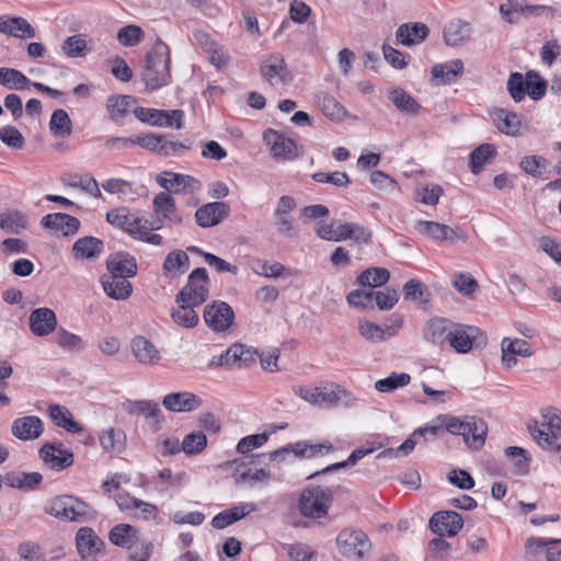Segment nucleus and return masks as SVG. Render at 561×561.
Instances as JSON below:
<instances>
[{"label": "nucleus", "mask_w": 561, "mask_h": 561, "mask_svg": "<svg viewBox=\"0 0 561 561\" xmlns=\"http://www.w3.org/2000/svg\"><path fill=\"white\" fill-rule=\"evenodd\" d=\"M170 61L169 46L158 39L145 59L142 77L149 90H158L170 83Z\"/></svg>", "instance_id": "f257e3e1"}, {"label": "nucleus", "mask_w": 561, "mask_h": 561, "mask_svg": "<svg viewBox=\"0 0 561 561\" xmlns=\"http://www.w3.org/2000/svg\"><path fill=\"white\" fill-rule=\"evenodd\" d=\"M527 430L534 440L543 449L559 451L561 445V412L554 408L541 410V420H531L527 423Z\"/></svg>", "instance_id": "f03ea898"}, {"label": "nucleus", "mask_w": 561, "mask_h": 561, "mask_svg": "<svg viewBox=\"0 0 561 561\" xmlns=\"http://www.w3.org/2000/svg\"><path fill=\"white\" fill-rule=\"evenodd\" d=\"M333 502V492L328 486H309L301 491L299 513L308 519H320L328 515Z\"/></svg>", "instance_id": "7ed1b4c3"}, {"label": "nucleus", "mask_w": 561, "mask_h": 561, "mask_svg": "<svg viewBox=\"0 0 561 561\" xmlns=\"http://www.w3.org/2000/svg\"><path fill=\"white\" fill-rule=\"evenodd\" d=\"M316 234L320 239L332 242L351 239L357 244H367L371 241V232L366 228L340 220H334L329 224L319 222L316 228Z\"/></svg>", "instance_id": "20e7f679"}, {"label": "nucleus", "mask_w": 561, "mask_h": 561, "mask_svg": "<svg viewBox=\"0 0 561 561\" xmlns=\"http://www.w3.org/2000/svg\"><path fill=\"white\" fill-rule=\"evenodd\" d=\"M209 295V277L206 268L197 267L188 275L187 283L176 295L175 301L203 305Z\"/></svg>", "instance_id": "39448f33"}, {"label": "nucleus", "mask_w": 561, "mask_h": 561, "mask_svg": "<svg viewBox=\"0 0 561 561\" xmlns=\"http://www.w3.org/2000/svg\"><path fill=\"white\" fill-rule=\"evenodd\" d=\"M339 552L348 559H362L371 549L368 536L360 529L344 528L336 537Z\"/></svg>", "instance_id": "423d86ee"}, {"label": "nucleus", "mask_w": 561, "mask_h": 561, "mask_svg": "<svg viewBox=\"0 0 561 561\" xmlns=\"http://www.w3.org/2000/svg\"><path fill=\"white\" fill-rule=\"evenodd\" d=\"M296 201L288 195L282 196L273 211V225L278 236L285 239H294L299 233L291 213L296 209Z\"/></svg>", "instance_id": "0eeeda50"}, {"label": "nucleus", "mask_w": 561, "mask_h": 561, "mask_svg": "<svg viewBox=\"0 0 561 561\" xmlns=\"http://www.w3.org/2000/svg\"><path fill=\"white\" fill-rule=\"evenodd\" d=\"M156 182L169 194H194L202 190V183L196 178L172 171L160 172L156 175Z\"/></svg>", "instance_id": "6e6552de"}, {"label": "nucleus", "mask_w": 561, "mask_h": 561, "mask_svg": "<svg viewBox=\"0 0 561 561\" xmlns=\"http://www.w3.org/2000/svg\"><path fill=\"white\" fill-rule=\"evenodd\" d=\"M135 116L142 123L156 127H168L181 129L183 127L184 113L181 110H157L147 107H136Z\"/></svg>", "instance_id": "1a4fd4ad"}, {"label": "nucleus", "mask_w": 561, "mask_h": 561, "mask_svg": "<svg viewBox=\"0 0 561 561\" xmlns=\"http://www.w3.org/2000/svg\"><path fill=\"white\" fill-rule=\"evenodd\" d=\"M116 505L122 512L142 520L154 519L158 515V507L149 502H145L127 492H117L114 495Z\"/></svg>", "instance_id": "9d476101"}, {"label": "nucleus", "mask_w": 561, "mask_h": 561, "mask_svg": "<svg viewBox=\"0 0 561 561\" xmlns=\"http://www.w3.org/2000/svg\"><path fill=\"white\" fill-rule=\"evenodd\" d=\"M204 320L214 332H226L233 323L234 312L227 302L213 301L205 306Z\"/></svg>", "instance_id": "9b49d317"}, {"label": "nucleus", "mask_w": 561, "mask_h": 561, "mask_svg": "<svg viewBox=\"0 0 561 561\" xmlns=\"http://www.w3.org/2000/svg\"><path fill=\"white\" fill-rule=\"evenodd\" d=\"M462 527V517L454 511L437 512L430 519L431 530L440 537L444 535L456 536Z\"/></svg>", "instance_id": "f8f14e48"}, {"label": "nucleus", "mask_w": 561, "mask_h": 561, "mask_svg": "<svg viewBox=\"0 0 561 561\" xmlns=\"http://www.w3.org/2000/svg\"><path fill=\"white\" fill-rule=\"evenodd\" d=\"M314 405L319 408H335L342 402L351 405L355 399L341 386L330 385L325 387H317Z\"/></svg>", "instance_id": "ddd939ff"}, {"label": "nucleus", "mask_w": 561, "mask_h": 561, "mask_svg": "<svg viewBox=\"0 0 561 561\" xmlns=\"http://www.w3.org/2000/svg\"><path fill=\"white\" fill-rule=\"evenodd\" d=\"M261 73L273 85L285 83L291 78L284 57L279 54L271 55L262 60Z\"/></svg>", "instance_id": "4468645a"}, {"label": "nucleus", "mask_w": 561, "mask_h": 561, "mask_svg": "<svg viewBox=\"0 0 561 561\" xmlns=\"http://www.w3.org/2000/svg\"><path fill=\"white\" fill-rule=\"evenodd\" d=\"M229 206L222 202L207 203L195 211V220L202 228H210L217 226L222 219L228 217Z\"/></svg>", "instance_id": "2eb2a0df"}, {"label": "nucleus", "mask_w": 561, "mask_h": 561, "mask_svg": "<svg viewBox=\"0 0 561 561\" xmlns=\"http://www.w3.org/2000/svg\"><path fill=\"white\" fill-rule=\"evenodd\" d=\"M106 221L115 228L130 234L136 239L142 227V218L136 214L128 213L125 208L112 209L106 213Z\"/></svg>", "instance_id": "dca6fc26"}, {"label": "nucleus", "mask_w": 561, "mask_h": 561, "mask_svg": "<svg viewBox=\"0 0 561 561\" xmlns=\"http://www.w3.org/2000/svg\"><path fill=\"white\" fill-rule=\"evenodd\" d=\"M43 432V421L38 416L34 415L18 417L11 425L12 435L20 440L37 439Z\"/></svg>", "instance_id": "f3484780"}, {"label": "nucleus", "mask_w": 561, "mask_h": 561, "mask_svg": "<svg viewBox=\"0 0 561 561\" xmlns=\"http://www.w3.org/2000/svg\"><path fill=\"white\" fill-rule=\"evenodd\" d=\"M39 456L45 465L56 471H61L73 463L72 453L55 444H45L39 449Z\"/></svg>", "instance_id": "a211bd4d"}, {"label": "nucleus", "mask_w": 561, "mask_h": 561, "mask_svg": "<svg viewBox=\"0 0 561 561\" xmlns=\"http://www.w3.org/2000/svg\"><path fill=\"white\" fill-rule=\"evenodd\" d=\"M0 33L20 39L34 38L35 28L22 16L0 15Z\"/></svg>", "instance_id": "6ab92c4d"}, {"label": "nucleus", "mask_w": 561, "mask_h": 561, "mask_svg": "<svg viewBox=\"0 0 561 561\" xmlns=\"http://www.w3.org/2000/svg\"><path fill=\"white\" fill-rule=\"evenodd\" d=\"M162 404L171 412H192L202 405V399L188 391L172 392L163 398Z\"/></svg>", "instance_id": "aec40b11"}, {"label": "nucleus", "mask_w": 561, "mask_h": 561, "mask_svg": "<svg viewBox=\"0 0 561 561\" xmlns=\"http://www.w3.org/2000/svg\"><path fill=\"white\" fill-rule=\"evenodd\" d=\"M30 329L36 336H46L55 331L57 318L49 308H37L33 310L28 318Z\"/></svg>", "instance_id": "412c9836"}, {"label": "nucleus", "mask_w": 561, "mask_h": 561, "mask_svg": "<svg viewBox=\"0 0 561 561\" xmlns=\"http://www.w3.org/2000/svg\"><path fill=\"white\" fill-rule=\"evenodd\" d=\"M256 510L257 507L255 503H242L218 513L213 517L210 524L215 529H224Z\"/></svg>", "instance_id": "4be33fe9"}, {"label": "nucleus", "mask_w": 561, "mask_h": 561, "mask_svg": "<svg viewBox=\"0 0 561 561\" xmlns=\"http://www.w3.org/2000/svg\"><path fill=\"white\" fill-rule=\"evenodd\" d=\"M101 285L106 296L114 300H127L133 294V285L125 277L103 274Z\"/></svg>", "instance_id": "5701e85b"}, {"label": "nucleus", "mask_w": 561, "mask_h": 561, "mask_svg": "<svg viewBox=\"0 0 561 561\" xmlns=\"http://www.w3.org/2000/svg\"><path fill=\"white\" fill-rule=\"evenodd\" d=\"M77 550L82 559L95 557L104 546L103 540L89 527H82L76 535Z\"/></svg>", "instance_id": "b1692460"}, {"label": "nucleus", "mask_w": 561, "mask_h": 561, "mask_svg": "<svg viewBox=\"0 0 561 561\" xmlns=\"http://www.w3.org/2000/svg\"><path fill=\"white\" fill-rule=\"evenodd\" d=\"M502 363L506 368L516 365V356L530 357L533 352L529 344L522 339L504 337L502 343Z\"/></svg>", "instance_id": "393cba45"}, {"label": "nucleus", "mask_w": 561, "mask_h": 561, "mask_svg": "<svg viewBox=\"0 0 561 561\" xmlns=\"http://www.w3.org/2000/svg\"><path fill=\"white\" fill-rule=\"evenodd\" d=\"M42 225L50 230L60 231L64 236H73L80 228L78 218L64 214H48L42 218Z\"/></svg>", "instance_id": "a878e982"}, {"label": "nucleus", "mask_w": 561, "mask_h": 561, "mask_svg": "<svg viewBox=\"0 0 561 561\" xmlns=\"http://www.w3.org/2000/svg\"><path fill=\"white\" fill-rule=\"evenodd\" d=\"M125 410L130 414L144 415L150 421L156 431L160 430L163 416L157 402L149 400L128 401L125 403Z\"/></svg>", "instance_id": "bb28decb"}, {"label": "nucleus", "mask_w": 561, "mask_h": 561, "mask_svg": "<svg viewBox=\"0 0 561 561\" xmlns=\"http://www.w3.org/2000/svg\"><path fill=\"white\" fill-rule=\"evenodd\" d=\"M107 274L126 279L137 274V263L133 255L127 253H116L108 257L106 262Z\"/></svg>", "instance_id": "cd10ccee"}, {"label": "nucleus", "mask_w": 561, "mask_h": 561, "mask_svg": "<svg viewBox=\"0 0 561 561\" xmlns=\"http://www.w3.org/2000/svg\"><path fill=\"white\" fill-rule=\"evenodd\" d=\"M479 330L476 327L456 323L448 344L457 353L466 354L472 350L473 341Z\"/></svg>", "instance_id": "c85d7f7f"}, {"label": "nucleus", "mask_w": 561, "mask_h": 561, "mask_svg": "<svg viewBox=\"0 0 561 561\" xmlns=\"http://www.w3.org/2000/svg\"><path fill=\"white\" fill-rule=\"evenodd\" d=\"M415 229L421 234L435 241H455L458 237L457 231L451 227L430 220H419L415 222Z\"/></svg>", "instance_id": "c756f323"}, {"label": "nucleus", "mask_w": 561, "mask_h": 561, "mask_svg": "<svg viewBox=\"0 0 561 561\" xmlns=\"http://www.w3.org/2000/svg\"><path fill=\"white\" fill-rule=\"evenodd\" d=\"M263 138L271 146L272 156L276 159H291L294 157L295 144L273 129L264 131Z\"/></svg>", "instance_id": "7c9ffc66"}, {"label": "nucleus", "mask_w": 561, "mask_h": 561, "mask_svg": "<svg viewBox=\"0 0 561 561\" xmlns=\"http://www.w3.org/2000/svg\"><path fill=\"white\" fill-rule=\"evenodd\" d=\"M108 539L114 546L129 550L137 545L139 530L130 524L121 523L110 530Z\"/></svg>", "instance_id": "2f4dec72"}, {"label": "nucleus", "mask_w": 561, "mask_h": 561, "mask_svg": "<svg viewBox=\"0 0 561 561\" xmlns=\"http://www.w3.org/2000/svg\"><path fill=\"white\" fill-rule=\"evenodd\" d=\"M154 214L162 219L179 225L182 222V216L176 211L175 201L171 194L167 192L158 193L152 201Z\"/></svg>", "instance_id": "473e14b6"}, {"label": "nucleus", "mask_w": 561, "mask_h": 561, "mask_svg": "<svg viewBox=\"0 0 561 561\" xmlns=\"http://www.w3.org/2000/svg\"><path fill=\"white\" fill-rule=\"evenodd\" d=\"M428 35V27L423 23H405L398 27L396 39L403 46H413L422 43Z\"/></svg>", "instance_id": "72a5a7b5"}, {"label": "nucleus", "mask_w": 561, "mask_h": 561, "mask_svg": "<svg viewBox=\"0 0 561 561\" xmlns=\"http://www.w3.org/2000/svg\"><path fill=\"white\" fill-rule=\"evenodd\" d=\"M455 325L456 322H453L448 319H432L427 324L425 337L436 345L448 343Z\"/></svg>", "instance_id": "f704fd0d"}, {"label": "nucleus", "mask_w": 561, "mask_h": 561, "mask_svg": "<svg viewBox=\"0 0 561 561\" xmlns=\"http://www.w3.org/2000/svg\"><path fill=\"white\" fill-rule=\"evenodd\" d=\"M358 331L362 337L370 343L383 342L397 333L392 325L381 327L366 319L359 320Z\"/></svg>", "instance_id": "c9c22d12"}, {"label": "nucleus", "mask_w": 561, "mask_h": 561, "mask_svg": "<svg viewBox=\"0 0 561 561\" xmlns=\"http://www.w3.org/2000/svg\"><path fill=\"white\" fill-rule=\"evenodd\" d=\"M468 425L463 433L465 444L471 449H479L484 445L488 425L483 420L474 416H468Z\"/></svg>", "instance_id": "e433bc0d"}, {"label": "nucleus", "mask_w": 561, "mask_h": 561, "mask_svg": "<svg viewBox=\"0 0 561 561\" xmlns=\"http://www.w3.org/2000/svg\"><path fill=\"white\" fill-rule=\"evenodd\" d=\"M470 34V24L459 19L449 21L444 27V41L448 46H460L469 39Z\"/></svg>", "instance_id": "4c0bfd02"}, {"label": "nucleus", "mask_w": 561, "mask_h": 561, "mask_svg": "<svg viewBox=\"0 0 561 561\" xmlns=\"http://www.w3.org/2000/svg\"><path fill=\"white\" fill-rule=\"evenodd\" d=\"M561 540L530 537L526 541V552L535 556L541 549H546L547 561H561V549L558 545Z\"/></svg>", "instance_id": "58836bf2"}, {"label": "nucleus", "mask_w": 561, "mask_h": 561, "mask_svg": "<svg viewBox=\"0 0 561 561\" xmlns=\"http://www.w3.org/2000/svg\"><path fill=\"white\" fill-rule=\"evenodd\" d=\"M491 117L501 133L516 136L520 128V118L516 113H512L505 108H495L491 113Z\"/></svg>", "instance_id": "ea45409f"}, {"label": "nucleus", "mask_w": 561, "mask_h": 561, "mask_svg": "<svg viewBox=\"0 0 561 561\" xmlns=\"http://www.w3.org/2000/svg\"><path fill=\"white\" fill-rule=\"evenodd\" d=\"M42 480L39 472H8L2 478L7 486L27 491L36 489Z\"/></svg>", "instance_id": "a19ab883"}, {"label": "nucleus", "mask_w": 561, "mask_h": 561, "mask_svg": "<svg viewBox=\"0 0 561 561\" xmlns=\"http://www.w3.org/2000/svg\"><path fill=\"white\" fill-rule=\"evenodd\" d=\"M382 445L380 443L370 442L367 443L365 446H360L356 449H354L348 458L344 461H340L333 465H330L322 469L321 471L314 472L313 474L309 476L308 479H311L320 473H327L331 472L336 469L346 468L348 466H354L358 460L363 459L365 456L373 454L375 450L379 449Z\"/></svg>", "instance_id": "79ce46f5"}, {"label": "nucleus", "mask_w": 561, "mask_h": 561, "mask_svg": "<svg viewBox=\"0 0 561 561\" xmlns=\"http://www.w3.org/2000/svg\"><path fill=\"white\" fill-rule=\"evenodd\" d=\"M103 251L102 240L95 237L79 238L72 245L73 256L78 260H91Z\"/></svg>", "instance_id": "37998d69"}, {"label": "nucleus", "mask_w": 561, "mask_h": 561, "mask_svg": "<svg viewBox=\"0 0 561 561\" xmlns=\"http://www.w3.org/2000/svg\"><path fill=\"white\" fill-rule=\"evenodd\" d=\"M61 51L69 58H82L92 51V42L84 34H76L64 41Z\"/></svg>", "instance_id": "c03bdc74"}, {"label": "nucleus", "mask_w": 561, "mask_h": 561, "mask_svg": "<svg viewBox=\"0 0 561 561\" xmlns=\"http://www.w3.org/2000/svg\"><path fill=\"white\" fill-rule=\"evenodd\" d=\"M463 72V64L460 59H453L443 64L435 65L432 68L434 79L439 80L442 84L455 82Z\"/></svg>", "instance_id": "a18cd8bd"}, {"label": "nucleus", "mask_w": 561, "mask_h": 561, "mask_svg": "<svg viewBox=\"0 0 561 561\" xmlns=\"http://www.w3.org/2000/svg\"><path fill=\"white\" fill-rule=\"evenodd\" d=\"M291 449L295 457L305 459L327 455L333 451L334 447L328 440L318 444L310 443L309 440H299L294 444Z\"/></svg>", "instance_id": "49530a36"}, {"label": "nucleus", "mask_w": 561, "mask_h": 561, "mask_svg": "<svg viewBox=\"0 0 561 561\" xmlns=\"http://www.w3.org/2000/svg\"><path fill=\"white\" fill-rule=\"evenodd\" d=\"M131 350L141 364L152 365L160 359L158 350L144 336H137L133 340Z\"/></svg>", "instance_id": "de8ad7c7"}, {"label": "nucleus", "mask_w": 561, "mask_h": 561, "mask_svg": "<svg viewBox=\"0 0 561 561\" xmlns=\"http://www.w3.org/2000/svg\"><path fill=\"white\" fill-rule=\"evenodd\" d=\"M176 304L178 308L174 309L171 313L174 323L186 329L195 328L199 322V318L195 311V308L199 306L184 304L182 301H176Z\"/></svg>", "instance_id": "09e8293b"}, {"label": "nucleus", "mask_w": 561, "mask_h": 561, "mask_svg": "<svg viewBox=\"0 0 561 561\" xmlns=\"http://www.w3.org/2000/svg\"><path fill=\"white\" fill-rule=\"evenodd\" d=\"M390 102L402 113L415 115L419 113L421 105L407 91L397 88L388 93Z\"/></svg>", "instance_id": "8fccbe9b"}, {"label": "nucleus", "mask_w": 561, "mask_h": 561, "mask_svg": "<svg viewBox=\"0 0 561 561\" xmlns=\"http://www.w3.org/2000/svg\"><path fill=\"white\" fill-rule=\"evenodd\" d=\"M317 103L327 117L332 121H342L347 116L346 108L333 96L327 93H319L317 95Z\"/></svg>", "instance_id": "3c124183"}, {"label": "nucleus", "mask_w": 561, "mask_h": 561, "mask_svg": "<svg viewBox=\"0 0 561 561\" xmlns=\"http://www.w3.org/2000/svg\"><path fill=\"white\" fill-rule=\"evenodd\" d=\"M48 413L55 425L64 427L69 433H77L81 431V426L77 423L70 411L59 404H49Z\"/></svg>", "instance_id": "603ef678"}, {"label": "nucleus", "mask_w": 561, "mask_h": 561, "mask_svg": "<svg viewBox=\"0 0 561 561\" xmlns=\"http://www.w3.org/2000/svg\"><path fill=\"white\" fill-rule=\"evenodd\" d=\"M102 448L107 453H122L125 448L126 436L124 431L108 427L99 436Z\"/></svg>", "instance_id": "864d4df0"}, {"label": "nucleus", "mask_w": 561, "mask_h": 561, "mask_svg": "<svg viewBox=\"0 0 561 561\" xmlns=\"http://www.w3.org/2000/svg\"><path fill=\"white\" fill-rule=\"evenodd\" d=\"M190 259L182 250L171 251L163 262V273L165 276L175 277L184 273L188 266Z\"/></svg>", "instance_id": "5fc2aeb1"}, {"label": "nucleus", "mask_w": 561, "mask_h": 561, "mask_svg": "<svg viewBox=\"0 0 561 561\" xmlns=\"http://www.w3.org/2000/svg\"><path fill=\"white\" fill-rule=\"evenodd\" d=\"M390 278V273L385 267H369L357 276V284L362 287H380Z\"/></svg>", "instance_id": "6e6d98bb"}, {"label": "nucleus", "mask_w": 561, "mask_h": 561, "mask_svg": "<svg viewBox=\"0 0 561 561\" xmlns=\"http://www.w3.org/2000/svg\"><path fill=\"white\" fill-rule=\"evenodd\" d=\"M403 295L407 300L424 306L431 300L427 286L419 279H410L403 286Z\"/></svg>", "instance_id": "4d7b16f0"}, {"label": "nucleus", "mask_w": 561, "mask_h": 561, "mask_svg": "<svg viewBox=\"0 0 561 561\" xmlns=\"http://www.w3.org/2000/svg\"><path fill=\"white\" fill-rule=\"evenodd\" d=\"M30 80L20 70L13 68H0V84L10 90H24L30 85Z\"/></svg>", "instance_id": "13d9d810"}, {"label": "nucleus", "mask_w": 561, "mask_h": 561, "mask_svg": "<svg viewBox=\"0 0 561 561\" xmlns=\"http://www.w3.org/2000/svg\"><path fill=\"white\" fill-rule=\"evenodd\" d=\"M49 129L56 137L65 138L71 135L72 123L65 110L58 108L53 112L49 121Z\"/></svg>", "instance_id": "bf43d9fd"}, {"label": "nucleus", "mask_w": 561, "mask_h": 561, "mask_svg": "<svg viewBox=\"0 0 561 561\" xmlns=\"http://www.w3.org/2000/svg\"><path fill=\"white\" fill-rule=\"evenodd\" d=\"M131 98L128 95H110L106 100V110L112 121L123 119L130 105Z\"/></svg>", "instance_id": "052dcab7"}, {"label": "nucleus", "mask_w": 561, "mask_h": 561, "mask_svg": "<svg viewBox=\"0 0 561 561\" xmlns=\"http://www.w3.org/2000/svg\"><path fill=\"white\" fill-rule=\"evenodd\" d=\"M55 343L68 352H81L85 344L80 335L59 328L55 334Z\"/></svg>", "instance_id": "680f3d73"}, {"label": "nucleus", "mask_w": 561, "mask_h": 561, "mask_svg": "<svg viewBox=\"0 0 561 561\" xmlns=\"http://www.w3.org/2000/svg\"><path fill=\"white\" fill-rule=\"evenodd\" d=\"M411 377L405 373H392L383 379H379L375 382V389L382 393H389L398 388L409 385Z\"/></svg>", "instance_id": "e2e57ef3"}, {"label": "nucleus", "mask_w": 561, "mask_h": 561, "mask_svg": "<svg viewBox=\"0 0 561 561\" xmlns=\"http://www.w3.org/2000/svg\"><path fill=\"white\" fill-rule=\"evenodd\" d=\"M26 217L20 211L0 214V228L8 233H20L26 228Z\"/></svg>", "instance_id": "0e129e2a"}, {"label": "nucleus", "mask_w": 561, "mask_h": 561, "mask_svg": "<svg viewBox=\"0 0 561 561\" xmlns=\"http://www.w3.org/2000/svg\"><path fill=\"white\" fill-rule=\"evenodd\" d=\"M496 153L495 148L490 144L480 145L470 153V169L479 173L486 160Z\"/></svg>", "instance_id": "69168bd1"}, {"label": "nucleus", "mask_w": 561, "mask_h": 561, "mask_svg": "<svg viewBox=\"0 0 561 561\" xmlns=\"http://www.w3.org/2000/svg\"><path fill=\"white\" fill-rule=\"evenodd\" d=\"M207 446V437L203 432H193L184 436L182 440V450L186 455H196L202 453Z\"/></svg>", "instance_id": "338daca9"}, {"label": "nucleus", "mask_w": 561, "mask_h": 561, "mask_svg": "<svg viewBox=\"0 0 561 561\" xmlns=\"http://www.w3.org/2000/svg\"><path fill=\"white\" fill-rule=\"evenodd\" d=\"M18 554L24 561H46L43 548L34 541H23L18 547Z\"/></svg>", "instance_id": "774afa93"}]
</instances>
